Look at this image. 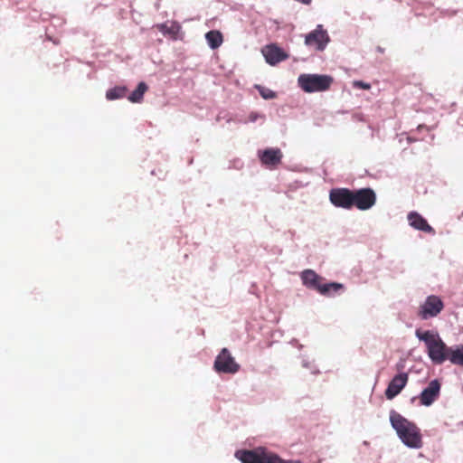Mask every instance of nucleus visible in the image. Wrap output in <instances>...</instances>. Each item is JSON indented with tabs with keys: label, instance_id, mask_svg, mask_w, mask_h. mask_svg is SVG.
<instances>
[{
	"label": "nucleus",
	"instance_id": "nucleus-1",
	"mask_svg": "<svg viewBox=\"0 0 463 463\" xmlns=\"http://www.w3.org/2000/svg\"><path fill=\"white\" fill-rule=\"evenodd\" d=\"M390 421L399 438L408 447L420 449L422 439L420 429L395 411L390 412Z\"/></svg>",
	"mask_w": 463,
	"mask_h": 463
},
{
	"label": "nucleus",
	"instance_id": "nucleus-2",
	"mask_svg": "<svg viewBox=\"0 0 463 463\" xmlns=\"http://www.w3.org/2000/svg\"><path fill=\"white\" fill-rule=\"evenodd\" d=\"M415 335L419 340L424 342L429 357L434 364H441L447 361L449 347L446 345L437 332L417 329Z\"/></svg>",
	"mask_w": 463,
	"mask_h": 463
},
{
	"label": "nucleus",
	"instance_id": "nucleus-3",
	"mask_svg": "<svg viewBox=\"0 0 463 463\" xmlns=\"http://www.w3.org/2000/svg\"><path fill=\"white\" fill-rule=\"evenodd\" d=\"M333 78L329 75L301 74L298 82L299 87L307 93L326 91L330 89Z\"/></svg>",
	"mask_w": 463,
	"mask_h": 463
},
{
	"label": "nucleus",
	"instance_id": "nucleus-4",
	"mask_svg": "<svg viewBox=\"0 0 463 463\" xmlns=\"http://www.w3.org/2000/svg\"><path fill=\"white\" fill-rule=\"evenodd\" d=\"M376 203V194L372 188L352 190V208L356 207L360 211L372 208Z\"/></svg>",
	"mask_w": 463,
	"mask_h": 463
},
{
	"label": "nucleus",
	"instance_id": "nucleus-5",
	"mask_svg": "<svg viewBox=\"0 0 463 463\" xmlns=\"http://www.w3.org/2000/svg\"><path fill=\"white\" fill-rule=\"evenodd\" d=\"M213 368L219 373L233 374L240 370V364L236 363L227 348H222L215 358Z\"/></svg>",
	"mask_w": 463,
	"mask_h": 463
},
{
	"label": "nucleus",
	"instance_id": "nucleus-6",
	"mask_svg": "<svg viewBox=\"0 0 463 463\" xmlns=\"http://www.w3.org/2000/svg\"><path fill=\"white\" fill-rule=\"evenodd\" d=\"M444 308L441 298L435 295L429 296L426 300L419 307L418 317L422 320H427L437 317Z\"/></svg>",
	"mask_w": 463,
	"mask_h": 463
},
{
	"label": "nucleus",
	"instance_id": "nucleus-7",
	"mask_svg": "<svg viewBox=\"0 0 463 463\" xmlns=\"http://www.w3.org/2000/svg\"><path fill=\"white\" fill-rule=\"evenodd\" d=\"M331 203L338 208L352 209V190L348 188H333L329 192Z\"/></svg>",
	"mask_w": 463,
	"mask_h": 463
},
{
	"label": "nucleus",
	"instance_id": "nucleus-8",
	"mask_svg": "<svg viewBox=\"0 0 463 463\" xmlns=\"http://www.w3.org/2000/svg\"><path fill=\"white\" fill-rule=\"evenodd\" d=\"M329 42V36L327 32L323 29L321 24L317 25V28L306 35L305 43L309 47H315L318 51H323L327 43Z\"/></svg>",
	"mask_w": 463,
	"mask_h": 463
},
{
	"label": "nucleus",
	"instance_id": "nucleus-9",
	"mask_svg": "<svg viewBox=\"0 0 463 463\" xmlns=\"http://www.w3.org/2000/svg\"><path fill=\"white\" fill-rule=\"evenodd\" d=\"M262 55L267 63L275 66L278 63L286 61L288 58V53L278 46L276 43L268 44L262 49Z\"/></svg>",
	"mask_w": 463,
	"mask_h": 463
},
{
	"label": "nucleus",
	"instance_id": "nucleus-10",
	"mask_svg": "<svg viewBox=\"0 0 463 463\" xmlns=\"http://www.w3.org/2000/svg\"><path fill=\"white\" fill-rule=\"evenodd\" d=\"M440 383L432 380L419 396L420 403L424 406H430L439 396Z\"/></svg>",
	"mask_w": 463,
	"mask_h": 463
},
{
	"label": "nucleus",
	"instance_id": "nucleus-11",
	"mask_svg": "<svg viewBox=\"0 0 463 463\" xmlns=\"http://www.w3.org/2000/svg\"><path fill=\"white\" fill-rule=\"evenodd\" d=\"M408 374L406 373H402L395 375L391 382L389 383L386 390L385 396L388 400H392L396 397L402 390L406 386L408 383Z\"/></svg>",
	"mask_w": 463,
	"mask_h": 463
},
{
	"label": "nucleus",
	"instance_id": "nucleus-12",
	"mask_svg": "<svg viewBox=\"0 0 463 463\" xmlns=\"http://www.w3.org/2000/svg\"><path fill=\"white\" fill-rule=\"evenodd\" d=\"M283 154L279 148H267L262 150V165L269 169H276L282 162Z\"/></svg>",
	"mask_w": 463,
	"mask_h": 463
},
{
	"label": "nucleus",
	"instance_id": "nucleus-13",
	"mask_svg": "<svg viewBox=\"0 0 463 463\" xmlns=\"http://www.w3.org/2000/svg\"><path fill=\"white\" fill-rule=\"evenodd\" d=\"M408 221L410 225L415 230L421 231L430 234H435V230L428 223L426 219H424L417 212H411L408 214Z\"/></svg>",
	"mask_w": 463,
	"mask_h": 463
},
{
	"label": "nucleus",
	"instance_id": "nucleus-14",
	"mask_svg": "<svg viewBox=\"0 0 463 463\" xmlns=\"http://www.w3.org/2000/svg\"><path fill=\"white\" fill-rule=\"evenodd\" d=\"M301 279L303 284L311 289H315L318 291L319 287L321 286L322 282L325 280L324 278L320 277L318 274H317L312 269H305L301 273Z\"/></svg>",
	"mask_w": 463,
	"mask_h": 463
},
{
	"label": "nucleus",
	"instance_id": "nucleus-15",
	"mask_svg": "<svg viewBox=\"0 0 463 463\" xmlns=\"http://www.w3.org/2000/svg\"><path fill=\"white\" fill-rule=\"evenodd\" d=\"M345 288V286L342 283L338 282H330L324 283L322 282L321 286L317 292L326 297H333L334 295L339 293Z\"/></svg>",
	"mask_w": 463,
	"mask_h": 463
},
{
	"label": "nucleus",
	"instance_id": "nucleus-16",
	"mask_svg": "<svg viewBox=\"0 0 463 463\" xmlns=\"http://www.w3.org/2000/svg\"><path fill=\"white\" fill-rule=\"evenodd\" d=\"M235 457L242 463H260V455L255 450H237Z\"/></svg>",
	"mask_w": 463,
	"mask_h": 463
},
{
	"label": "nucleus",
	"instance_id": "nucleus-17",
	"mask_svg": "<svg viewBox=\"0 0 463 463\" xmlns=\"http://www.w3.org/2000/svg\"><path fill=\"white\" fill-rule=\"evenodd\" d=\"M447 360L453 364L463 365V345L457 346L456 348L449 347Z\"/></svg>",
	"mask_w": 463,
	"mask_h": 463
},
{
	"label": "nucleus",
	"instance_id": "nucleus-18",
	"mask_svg": "<svg viewBox=\"0 0 463 463\" xmlns=\"http://www.w3.org/2000/svg\"><path fill=\"white\" fill-rule=\"evenodd\" d=\"M206 41L212 49H216L222 43V34L219 31H210L205 34Z\"/></svg>",
	"mask_w": 463,
	"mask_h": 463
},
{
	"label": "nucleus",
	"instance_id": "nucleus-19",
	"mask_svg": "<svg viewBox=\"0 0 463 463\" xmlns=\"http://www.w3.org/2000/svg\"><path fill=\"white\" fill-rule=\"evenodd\" d=\"M262 463H300L299 461L283 460L278 455L262 448Z\"/></svg>",
	"mask_w": 463,
	"mask_h": 463
},
{
	"label": "nucleus",
	"instance_id": "nucleus-20",
	"mask_svg": "<svg viewBox=\"0 0 463 463\" xmlns=\"http://www.w3.org/2000/svg\"><path fill=\"white\" fill-rule=\"evenodd\" d=\"M146 90V84L145 82H140L137 89L129 95L128 99L133 103H139L143 100L144 94Z\"/></svg>",
	"mask_w": 463,
	"mask_h": 463
},
{
	"label": "nucleus",
	"instance_id": "nucleus-21",
	"mask_svg": "<svg viewBox=\"0 0 463 463\" xmlns=\"http://www.w3.org/2000/svg\"><path fill=\"white\" fill-rule=\"evenodd\" d=\"M127 89L125 87H115L106 93V98L109 100L118 99L125 97Z\"/></svg>",
	"mask_w": 463,
	"mask_h": 463
},
{
	"label": "nucleus",
	"instance_id": "nucleus-22",
	"mask_svg": "<svg viewBox=\"0 0 463 463\" xmlns=\"http://www.w3.org/2000/svg\"><path fill=\"white\" fill-rule=\"evenodd\" d=\"M158 28L163 33L171 34L174 36H175L181 29L177 23H172L170 26H168L166 24H162L158 25Z\"/></svg>",
	"mask_w": 463,
	"mask_h": 463
},
{
	"label": "nucleus",
	"instance_id": "nucleus-23",
	"mask_svg": "<svg viewBox=\"0 0 463 463\" xmlns=\"http://www.w3.org/2000/svg\"><path fill=\"white\" fill-rule=\"evenodd\" d=\"M276 96H277L276 92H274L269 89L262 88V99H271L276 98Z\"/></svg>",
	"mask_w": 463,
	"mask_h": 463
},
{
	"label": "nucleus",
	"instance_id": "nucleus-24",
	"mask_svg": "<svg viewBox=\"0 0 463 463\" xmlns=\"http://www.w3.org/2000/svg\"><path fill=\"white\" fill-rule=\"evenodd\" d=\"M353 86L357 89H363V90H370L371 85L369 83L364 82L362 80H354L353 82Z\"/></svg>",
	"mask_w": 463,
	"mask_h": 463
},
{
	"label": "nucleus",
	"instance_id": "nucleus-25",
	"mask_svg": "<svg viewBox=\"0 0 463 463\" xmlns=\"http://www.w3.org/2000/svg\"><path fill=\"white\" fill-rule=\"evenodd\" d=\"M255 87H256L258 90H260V86L256 85Z\"/></svg>",
	"mask_w": 463,
	"mask_h": 463
}]
</instances>
